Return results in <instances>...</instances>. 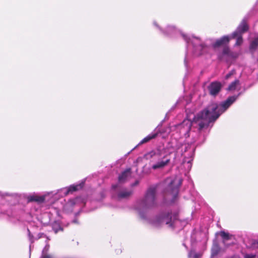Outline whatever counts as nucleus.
<instances>
[{"label": "nucleus", "instance_id": "1", "mask_svg": "<svg viewBox=\"0 0 258 258\" xmlns=\"http://www.w3.org/2000/svg\"><path fill=\"white\" fill-rule=\"evenodd\" d=\"M248 26L245 19H243L236 30L230 35H226L217 39L211 43V46L206 45L202 42L200 38L194 36H189L181 33L184 40L187 44L188 51L192 52L195 55L198 56L209 53L213 49H216L220 46L229 42L231 39H236L235 45H240L243 42L242 34L248 30Z\"/></svg>", "mask_w": 258, "mask_h": 258}, {"label": "nucleus", "instance_id": "2", "mask_svg": "<svg viewBox=\"0 0 258 258\" xmlns=\"http://www.w3.org/2000/svg\"><path fill=\"white\" fill-rule=\"evenodd\" d=\"M236 96H231L221 105L212 103L205 109L199 113L194 118L192 121L190 119L184 120L180 126L183 127L186 132H188L192 125L201 130L207 127L209 123L216 120L229 106L237 99Z\"/></svg>", "mask_w": 258, "mask_h": 258}, {"label": "nucleus", "instance_id": "3", "mask_svg": "<svg viewBox=\"0 0 258 258\" xmlns=\"http://www.w3.org/2000/svg\"><path fill=\"white\" fill-rule=\"evenodd\" d=\"M156 205V189L151 187L148 189L145 197L140 202L137 209L139 214L141 215L142 212H147L153 209Z\"/></svg>", "mask_w": 258, "mask_h": 258}, {"label": "nucleus", "instance_id": "4", "mask_svg": "<svg viewBox=\"0 0 258 258\" xmlns=\"http://www.w3.org/2000/svg\"><path fill=\"white\" fill-rule=\"evenodd\" d=\"M177 222L176 215L167 214H161L156 217L152 221V224L155 226H159L163 223H165L169 226L172 227L175 226Z\"/></svg>", "mask_w": 258, "mask_h": 258}, {"label": "nucleus", "instance_id": "5", "mask_svg": "<svg viewBox=\"0 0 258 258\" xmlns=\"http://www.w3.org/2000/svg\"><path fill=\"white\" fill-rule=\"evenodd\" d=\"M181 178L179 177H176L173 180L167 181V182L169 184L168 191L173 197L177 195L178 188L181 185Z\"/></svg>", "mask_w": 258, "mask_h": 258}, {"label": "nucleus", "instance_id": "6", "mask_svg": "<svg viewBox=\"0 0 258 258\" xmlns=\"http://www.w3.org/2000/svg\"><path fill=\"white\" fill-rule=\"evenodd\" d=\"M153 24L161 31V32L166 35H171L179 31L178 30L176 29V28L174 26H168L166 28V30L164 31L157 24L156 21L153 22Z\"/></svg>", "mask_w": 258, "mask_h": 258}, {"label": "nucleus", "instance_id": "7", "mask_svg": "<svg viewBox=\"0 0 258 258\" xmlns=\"http://www.w3.org/2000/svg\"><path fill=\"white\" fill-rule=\"evenodd\" d=\"M236 56L232 53L228 47H224L223 48L222 52L218 54V57L220 59H228L230 57H235Z\"/></svg>", "mask_w": 258, "mask_h": 258}, {"label": "nucleus", "instance_id": "8", "mask_svg": "<svg viewBox=\"0 0 258 258\" xmlns=\"http://www.w3.org/2000/svg\"><path fill=\"white\" fill-rule=\"evenodd\" d=\"M221 88L220 83L218 82H213L209 87L210 93L212 95H215L220 91Z\"/></svg>", "mask_w": 258, "mask_h": 258}, {"label": "nucleus", "instance_id": "9", "mask_svg": "<svg viewBox=\"0 0 258 258\" xmlns=\"http://www.w3.org/2000/svg\"><path fill=\"white\" fill-rule=\"evenodd\" d=\"M170 161L169 159H167L166 158H164V159L158 162L155 164L153 165L152 166V168L154 169H157L159 168H162L167 165Z\"/></svg>", "mask_w": 258, "mask_h": 258}, {"label": "nucleus", "instance_id": "10", "mask_svg": "<svg viewBox=\"0 0 258 258\" xmlns=\"http://www.w3.org/2000/svg\"><path fill=\"white\" fill-rule=\"evenodd\" d=\"M82 186L81 185H71L68 188H66L61 189V191H63L64 194L65 196L69 194L70 192H72L74 191H76L78 190L79 188H82Z\"/></svg>", "mask_w": 258, "mask_h": 258}, {"label": "nucleus", "instance_id": "11", "mask_svg": "<svg viewBox=\"0 0 258 258\" xmlns=\"http://www.w3.org/2000/svg\"><path fill=\"white\" fill-rule=\"evenodd\" d=\"M131 175V169H127L122 173L119 176L118 179L120 182H123Z\"/></svg>", "mask_w": 258, "mask_h": 258}, {"label": "nucleus", "instance_id": "12", "mask_svg": "<svg viewBox=\"0 0 258 258\" xmlns=\"http://www.w3.org/2000/svg\"><path fill=\"white\" fill-rule=\"evenodd\" d=\"M258 47V35L256 36L250 42V50L253 51Z\"/></svg>", "mask_w": 258, "mask_h": 258}, {"label": "nucleus", "instance_id": "13", "mask_svg": "<svg viewBox=\"0 0 258 258\" xmlns=\"http://www.w3.org/2000/svg\"><path fill=\"white\" fill-rule=\"evenodd\" d=\"M240 87V83L238 80H235L231 84H230L228 88V90L230 91H233L237 89H238Z\"/></svg>", "mask_w": 258, "mask_h": 258}, {"label": "nucleus", "instance_id": "14", "mask_svg": "<svg viewBox=\"0 0 258 258\" xmlns=\"http://www.w3.org/2000/svg\"><path fill=\"white\" fill-rule=\"evenodd\" d=\"M29 201H36L38 203H42L44 201V197L41 196H31L28 199Z\"/></svg>", "mask_w": 258, "mask_h": 258}, {"label": "nucleus", "instance_id": "15", "mask_svg": "<svg viewBox=\"0 0 258 258\" xmlns=\"http://www.w3.org/2000/svg\"><path fill=\"white\" fill-rule=\"evenodd\" d=\"M157 136V134H151L149 135L148 136L144 138L140 142V144H143L149 142L151 139L155 138Z\"/></svg>", "mask_w": 258, "mask_h": 258}, {"label": "nucleus", "instance_id": "16", "mask_svg": "<svg viewBox=\"0 0 258 258\" xmlns=\"http://www.w3.org/2000/svg\"><path fill=\"white\" fill-rule=\"evenodd\" d=\"M131 194L130 191H127L126 190H123L121 191L118 194V197L120 199L126 198L129 197Z\"/></svg>", "mask_w": 258, "mask_h": 258}, {"label": "nucleus", "instance_id": "17", "mask_svg": "<svg viewBox=\"0 0 258 258\" xmlns=\"http://www.w3.org/2000/svg\"><path fill=\"white\" fill-rule=\"evenodd\" d=\"M52 228L54 231L55 233H57L58 231V229L62 230V228L58 223L55 222L53 224Z\"/></svg>", "mask_w": 258, "mask_h": 258}, {"label": "nucleus", "instance_id": "18", "mask_svg": "<svg viewBox=\"0 0 258 258\" xmlns=\"http://www.w3.org/2000/svg\"><path fill=\"white\" fill-rule=\"evenodd\" d=\"M188 256L190 258H199L201 256V254L194 251H191L188 254Z\"/></svg>", "mask_w": 258, "mask_h": 258}, {"label": "nucleus", "instance_id": "19", "mask_svg": "<svg viewBox=\"0 0 258 258\" xmlns=\"http://www.w3.org/2000/svg\"><path fill=\"white\" fill-rule=\"evenodd\" d=\"M220 235L225 240H228L230 238L229 234L224 231H222L220 232Z\"/></svg>", "mask_w": 258, "mask_h": 258}, {"label": "nucleus", "instance_id": "20", "mask_svg": "<svg viewBox=\"0 0 258 258\" xmlns=\"http://www.w3.org/2000/svg\"><path fill=\"white\" fill-rule=\"evenodd\" d=\"M245 258H255L254 255L253 254H246L244 256Z\"/></svg>", "mask_w": 258, "mask_h": 258}, {"label": "nucleus", "instance_id": "21", "mask_svg": "<svg viewBox=\"0 0 258 258\" xmlns=\"http://www.w3.org/2000/svg\"><path fill=\"white\" fill-rule=\"evenodd\" d=\"M231 75H232V74H231V73H229V74H227V75H226V79L229 78L230 77V76H231Z\"/></svg>", "mask_w": 258, "mask_h": 258}, {"label": "nucleus", "instance_id": "22", "mask_svg": "<svg viewBox=\"0 0 258 258\" xmlns=\"http://www.w3.org/2000/svg\"><path fill=\"white\" fill-rule=\"evenodd\" d=\"M43 258H50V257L49 256L45 255L43 256Z\"/></svg>", "mask_w": 258, "mask_h": 258}, {"label": "nucleus", "instance_id": "23", "mask_svg": "<svg viewBox=\"0 0 258 258\" xmlns=\"http://www.w3.org/2000/svg\"><path fill=\"white\" fill-rule=\"evenodd\" d=\"M185 63H188V60H187V58H185Z\"/></svg>", "mask_w": 258, "mask_h": 258}]
</instances>
